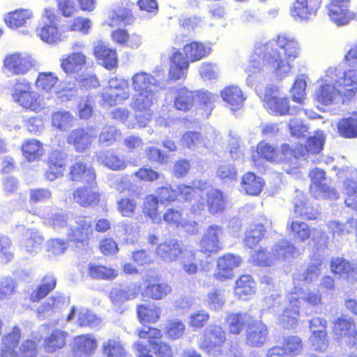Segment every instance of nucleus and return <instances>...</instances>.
<instances>
[{"instance_id": "obj_1", "label": "nucleus", "mask_w": 357, "mask_h": 357, "mask_svg": "<svg viewBox=\"0 0 357 357\" xmlns=\"http://www.w3.org/2000/svg\"><path fill=\"white\" fill-rule=\"evenodd\" d=\"M297 40L286 34H278L266 43L255 48L250 59L248 70L257 73L265 68L273 70L280 78L286 76L291 68L290 62L300 55Z\"/></svg>"}, {"instance_id": "obj_2", "label": "nucleus", "mask_w": 357, "mask_h": 357, "mask_svg": "<svg viewBox=\"0 0 357 357\" xmlns=\"http://www.w3.org/2000/svg\"><path fill=\"white\" fill-rule=\"evenodd\" d=\"M183 52L176 50L172 54L169 78L173 81L186 78L190 63L197 62L207 57L211 48L199 41H191L183 47Z\"/></svg>"}, {"instance_id": "obj_3", "label": "nucleus", "mask_w": 357, "mask_h": 357, "mask_svg": "<svg viewBox=\"0 0 357 357\" xmlns=\"http://www.w3.org/2000/svg\"><path fill=\"white\" fill-rule=\"evenodd\" d=\"M131 81L132 89L137 92V94L134 96L131 106L136 112H145L142 120L139 119L140 116H137V121L142 126H145L151 119L150 107L154 98L152 87L155 86V80L152 75L142 70L135 73Z\"/></svg>"}, {"instance_id": "obj_4", "label": "nucleus", "mask_w": 357, "mask_h": 357, "mask_svg": "<svg viewBox=\"0 0 357 357\" xmlns=\"http://www.w3.org/2000/svg\"><path fill=\"white\" fill-rule=\"evenodd\" d=\"M75 226L70 229L68 241L77 248L84 249L89 245L93 234V222L91 216L79 215L75 218Z\"/></svg>"}, {"instance_id": "obj_5", "label": "nucleus", "mask_w": 357, "mask_h": 357, "mask_svg": "<svg viewBox=\"0 0 357 357\" xmlns=\"http://www.w3.org/2000/svg\"><path fill=\"white\" fill-rule=\"evenodd\" d=\"M227 340L226 333L222 328L219 325H212L204 331L199 347L207 354L220 355Z\"/></svg>"}, {"instance_id": "obj_6", "label": "nucleus", "mask_w": 357, "mask_h": 357, "mask_svg": "<svg viewBox=\"0 0 357 357\" xmlns=\"http://www.w3.org/2000/svg\"><path fill=\"white\" fill-rule=\"evenodd\" d=\"M129 97L128 82L118 78L111 79L109 85L101 93L102 104L109 107L121 104Z\"/></svg>"}, {"instance_id": "obj_7", "label": "nucleus", "mask_w": 357, "mask_h": 357, "mask_svg": "<svg viewBox=\"0 0 357 357\" xmlns=\"http://www.w3.org/2000/svg\"><path fill=\"white\" fill-rule=\"evenodd\" d=\"M44 22L39 36L40 39L49 44H54L60 42L62 34L60 31L58 22L59 17L53 8H45L42 15Z\"/></svg>"}, {"instance_id": "obj_8", "label": "nucleus", "mask_w": 357, "mask_h": 357, "mask_svg": "<svg viewBox=\"0 0 357 357\" xmlns=\"http://www.w3.org/2000/svg\"><path fill=\"white\" fill-rule=\"evenodd\" d=\"M222 227L216 225H210L202 236L199 243V251L210 257L223 249L221 238Z\"/></svg>"}, {"instance_id": "obj_9", "label": "nucleus", "mask_w": 357, "mask_h": 357, "mask_svg": "<svg viewBox=\"0 0 357 357\" xmlns=\"http://www.w3.org/2000/svg\"><path fill=\"white\" fill-rule=\"evenodd\" d=\"M87 185L79 186L73 192V199L79 206L85 208L98 206L101 200L96 181L95 183H86Z\"/></svg>"}, {"instance_id": "obj_10", "label": "nucleus", "mask_w": 357, "mask_h": 357, "mask_svg": "<svg viewBox=\"0 0 357 357\" xmlns=\"http://www.w3.org/2000/svg\"><path fill=\"white\" fill-rule=\"evenodd\" d=\"M96 138V132L91 126L79 127L72 130L66 137V142L77 153L89 150Z\"/></svg>"}, {"instance_id": "obj_11", "label": "nucleus", "mask_w": 357, "mask_h": 357, "mask_svg": "<svg viewBox=\"0 0 357 357\" xmlns=\"http://www.w3.org/2000/svg\"><path fill=\"white\" fill-rule=\"evenodd\" d=\"M241 263L242 259L239 255L232 253L222 255L217 259L213 278L219 282L231 279L234 275V269L238 267Z\"/></svg>"}, {"instance_id": "obj_12", "label": "nucleus", "mask_w": 357, "mask_h": 357, "mask_svg": "<svg viewBox=\"0 0 357 357\" xmlns=\"http://www.w3.org/2000/svg\"><path fill=\"white\" fill-rule=\"evenodd\" d=\"M268 333V328L262 321H252L246 326L245 344L250 347H260L266 342Z\"/></svg>"}, {"instance_id": "obj_13", "label": "nucleus", "mask_w": 357, "mask_h": 357, "mask_svg": "<svg viewBox=\"0 0 357 357\" xmlns=\"http://www.w3.org/2000/svg\"><path fill=\"white\" fill-rule=\"evenodd\" d=\"M67 155L59 149L52 150L45 160L47 169L44 172L45 178L53 181L62 176L66 169Z\"/></svg>"}, {"instance_id": "obj_14", "label": "nucleus", "mask_w": 357, "mask_h": 357, "mask_svg": "<svg viewBox=\"0 0 357 357\" xmlns=\"http://www.w3.org/2000/svg\"><path fill=\"white\" fill-rule=\"evenodd\" d=\"M309 328L315 349L319 351H326L328 346L327 321L322 317H313L309 321Z\"/></svg>"}, {"instance_id": "obj_15", "label": "nucleus", "mask_w": 357, "mask_h": 357, "mask_svg": "<svg viewBox=\"0 0 357 357\" xmlns=\"http://www.w3.org/2000/svg\"><path fill=\"white\" fill-rule=\"evenodd\" d=\"M97 349L98 340L90 333L81 334L73 338L70 350L75 357H92Z\"/></svg>"}, {"instance_id": "obj_16", "label": "nucleus", "mask_w": 357, "mask_h": 357, "mask_svg": "<svg viewBox=\"0 0 357 357\" xmlns=\"http://www.w3.org/2000/svg\"><path fill=\"white\" fill-rule=\"evenodd\" d=\"M335 86L341 92V97L349 100L355 96L357 92V68L345 70L335 82Z\"/></svg>"}, {"instance_id": "obj_17", "label": "nucleus", "mask_w": 357, "mask_h": 357, "mask_svg": "<svg viewBox=\"0 0 357 357\" xmlns=\"http://www.w3.org/2000/svg\"><path fill=\"white\" fill-rule=\"evenodd\" d=\"M196 97L197 92L185 86L176 88L173 91V107L176 111L189 112L196 104Z\"/></svg>"}, {"instance_id": "obj_18", "label": "nucleus", "mask_w": 357, "mask_h": 357, "mask_svg": "<svg viewBox=\"0 0 357 357\" xmlns=\"http://www.w3.org/2000/svg\"><path fill=\"white\" fill-rule=\"evenodd\" d=\"M69 179L75 183H95L96 174L93 166L82 160H77L69 167Z\"/></svg>"}, {"instance_id": "obj_19", "label": "nucleus", "mask_w": 357, "mask_h": 357, "mask_svg": "<svg viewBox=\"0 0 357 357\" xmlns=\"http://www.w3.org/2000/svg\"><path fill=\"white\" fill-rule=\"evenodd\" d=\"M35 85L40 93L47 95L48 98L61 93L59 79L52 72L39 73Z\"/></svg>"}, {"instance_id": "obj_20", "label": "nucleus", "mask_w": 357, "mask_h": 357, "mask_svg": "<svg viewBox=\"0 0 357 357\" xmlns=\"http://www.w3.org/2000/svg\"><path fill=\"white\" fill-rule=\"evenodd\" d=\"M134 3L130 0H123L111 11L108 25L112 27L130 24L135 20L132 13Z\"/></svg>"}, {"instance_id": "obj_21", "label": "nucleus", "mask_w": 357, "mask_h": 357, "mask_svg": "<svg viewBox=\"0 0 357 357\" xmlns=\"http://www.w3.org/2000/svg\"><path fill=\"white\" fill-rule=\"evenodd\" d=\"M351 0H329L327 5L330 19L337 25H344L351 20L349 6Z\"/></svg>"}, {"instance_id": "obj_22", "label": "nucleus", "mask_w": 357, "mask_h": 357, "mask_svg": "<svg viewBox=\"0 0 357 357\" xmlns=\"http://www.w3.org/2000/svg\"><path fill=\"white\" fill-rule=\"evenodd\" d=\"M93 54L96 59L100 61L105 68L112 70L117 67L118 55L116 50L109 47L105 42L98 41L93 46Z\"/></svg>"}, {"instance_id": "obj_23", "label": "nucleus", "mask_w": 357, "mask_h": 357, "mask_svg": "<svg viewBox=\"0 0 357 357\" xmlns=\"http://www.w3.org/2000/svg\"><path fill=\"white\" fill-rule=\"evenodd\" d=\"M325 172L322 169H315L310 173V190L324 199L336 198V190L328 185L324 181L326 180Z\"/></svg>"}, {"instance_id": "obj_24", "label": "nucleus", "mask_w": 357, "mask_h": 357, "mask_svg": "<svg viewBox=\"0 0 357 357\" xmlns=\"http://www.w3.org/2000/svg\"><path fill=\"white\" fill-rule=\"evenodd\" d=\"M183 252L181 243L175 238H169L159 243L155 255L165 261L172 262L178 259Z\"/></svg>"}, {"instance_id": "obj_25", "label": "nucleus", "mask_w": 357, "mask_h": 357, "mask_svg": "<svg viewBox=\"0 0 357 357\" xmlns=\"http://www.w3.org/2000/svg\"><path fill=\"white\" fill-rule=\"evenodd\" d=\"M113 43L120 47L137 49L142 44V37L137 33H130L123 27H118L110 34Z\"/></svg>"}, {"instance_id": "obj_26", "label": "nucleus", "mask_w": 357, "mask_h": 357, "mask_svg": "<svg viewBox=\"0 0 357 357\" xmlns=\"http://www.w3.org/2000/svg\"><path fill=\"white\" fill-rule=\"evenodd\" d=\"M286 230L288 235L296 243H304L310 239L312 228L306 222L295 218H289Z\"/></svg>"}, {"instance_id": "obj_27", "label": "nucleus", "mask_w": 357, "mask_h": 357, "mask_svg": "<svg viewBox=\"0 0 357 357\" xmlns=\"http://www.w3.org/2000/svg\"><path fill=\"white\" fill-rule=\"evenodd\" d=\"M86 55L80 51L73 52L61 59V68L67 75L78 73L87 63Z\"/></svg>"}, {"instance_id": "obj_28", "label": "nucleus", "mask_w": 357, "mask_h": 357, "mask_svg": "<svg viewBox=\"0 0 357 357\" xmlns=\"http://www.w3.org/2000/svg\"><path fill=\"white\" fill-rule=\"evenodd\" d=\"M294 213L295 218H301L305 220H316L320 213L314 207L309 200L303 195H298L294 201Z\"/></svg>"}, {"instance_id": "obj_29", "label": "nucleus", "mask_w": 357, "mask_h": 357, "mask_svg": "<svg viewBox=\"0 0 357 357\" xmlns=\"http://www.w3.org/2000/svg\"><path fill=\"white\" fill-rule=\"evenodd\" d=\"M322 0H296L290 10L294 17L307 19L319 9Z\"/></svg>"}, {"instance_id": "obj_30", "label": "nucleus", "mask_w": 357, "mask_h": 357, "mask_svg": "<svg viewBox=\"0 0 357 357\" xmlns=\"http://www.w3.org/2000/svg\"><path fill=\"white\" fill-rule=\"evenodd\" d=\"M21 330L14 327L13 331L2 337V357H19L18 352L21 350L20 342Z\"/></svg>"}, {"instance_id": "obj_31", "label": "nucleus", "mask_w": 357, "mask_h": 357, "mask_svg": "<svg viewBox=\"0 0 357 357\" xmlns=\"http://www.w3.org/2000/svg\"><path fill=\"white\" fill-rule=\"evenodd\" d=\"M330 268L334 275L350 281H353L357 273V266L342 257L333 258L330 262Z\"/></svg>"}, {"instance_id": "obj_32", "label": "nucleus", "mask_w": 357, "mask_h": 357, "mask_svg": "<svg viewBox=\"0 0 357 357\" xmlns=\"http://www.w3.org/2000/svg\"><path fill=\"white\" fill-rule=\"evenodd\" d=\"M334 332L341 337H347L356 346L357 340V328L355 321L351 318L338 317L334 322Z\"/></svg>"}, {"instance_id": "obj_33", "label": "nucleus", "mask_w": 357, "mask_h": 357, "mask_svg": "<svg viewBox=\"0 0 357 357\" xmlns=\"http://www.w3.org/2000/svg\"><path fill=\"white\" fill-rule=\"evenodd\" d=\"M256 291V282L253 278L248 274L240 275L235 282L234 292L236 296L243 300H247Z\"/></svg>"}, {"instance_id": "obj_34", "label": "nucleus", "mask_w": 357, "mask_h": 357, "mask_svg": "<svg viewBox=\"0 0 357 357\" xmlns=\"http://www.w3.org/2000/svg\"><path fill=\"white\" fill-rule=\"evenodd\" d=\"M136 312L141 324H155L161 316L160 307L150 303H142L137 305Z\"/></svg>"}, {"instance_id": "obj_35", "label": "nucleus", "mask_w": 357, "mask_h": 357, "mask_svg": "<svg viewBox=\"0 0 357 357\" xmlns=\"http://www.w3.org/2000/svg\"><path fill=\"white\" fill-rule=\"evenodd\" d=\"M220 96L232 110L240 109L245 99L241 89L234 85L225 87L220 91Z\"/></svg>"}, {"instance_id": "obj_36", "label": "nucleus", "mask_w": 357, "mask_h": 357, "mask_svg": "<svg viewBox=\"0 0 357 357\" xmlns=\"http://www.w3.org/2000/svg\"><path fill=\"white\" fill-rule=\"evenodd\" d=\"M264 181L252 172H248L241 177V186L245 194L256 196L263 190Z\"/></svg>"}, {"instance_id": "obj_37", "label": "nucleus", "mask_w": 357, "mask_h": 357, "mask_svg": "<svg viewBox=\"0 0 357 357\" xmlns=\"http://www.w3.org/2000/svg\"><path fill=\"white\" fill-rule=\"evenodd\" d=\"M340 96L341 92L339 89L326 82L322 83L314 94L316 101L325 106L332 104Z\"/></svg>"}, {"instance_id": "obj_38", "label": "nucleus", "mask_w": 357, "mask_h": 357, "mask_svg": "<svg viewBox=\"0 0 357 357\" xmlns=\"http://www.w3.org/2000/svg\"><path fill=\"white\" fill-rule=\"evenodd\" d=\"M206 206L211 214L222 213L227 206L226 197L221 190L212 188L206 192Z\"/></svg>"}, {"instance_id": "obj_39", "label": "nucleus", "mask_w": 357, "mask_h": 357, "mask_svg": "<svg viewBox=\"0 0 357 357\" xmlns=\"http://www.w3.org/2000/svg\"><path fill=\"white\" fill-rule=\"evenodd\" d=\"M181 264L182 270L188 275H196L205 270L204 261L195 251L186 253L182 257Z\"/></svg>"}, {"instance_id": "obj_40", "label": "nucleus", "mask_w": 357, "mask_h": 357, "mask_svg": "<svg viewBox=\"0 0 357 357\" xmlns=\"http://www.w3.org/2000/svg\"><path fill=\"white\" fill-rule=\"evenodd\" d=\"M56 285V280L52 275H45L41 280V283L31 291L29 299L31 302H39L52 291Z\"/></svg>"}, {"instance_id": "obj_41", "label": "nucleus", "mask_w": 357, "mask_h": 357, "mask_svg": "<svg viewBox=\"0 0 357 357\" xmlns=\"http://www.w3.org/2000/svg\"><path fill=\"white\" fill-rule=\"evenodd\" d=\"M68 333L59 329L54 330L44 340V348L48 353H54L63 349L66 344Z\"/></svg>"}, {"instance_id": "obj_42", "label": "nucleus", "mask_w": 357, "mask_h": 357, "mask_svg": "<svg viewBox=\"0 0 357 357\" xmlns=\"http://www.w3.org/2000/svg\"><path fill=\"white\" fill-rule=\"evenodd\" d=\"M337 130L343 138H356L357 113H354L349 117L342 118L337 123Z\"/></svg>"}, {"instance_id": "obj_43", "label": "nucleus", "mask_w": 357, "mask_h": 357, "mask_svg": "<svg viewBox=\"0 0 357 357\" xmlns=\"http://www.w3.org/2000/svg\"><path fill=\"white\" fill-rule=\"evenodd\" d=\"M88 274L90 278L95 280H112L118 276L119 273L117 270L111 267L90 263L88 266Z\"/></svg>"}, {"instance_id": "obj_44", "label": "nucleus", "mask_w": 357, "mask_h": 357, "mask_svg": "<svg viewBox=\"0 0 357 357\" xmlns=\"http://www.w3.org/2000/svg\"><path fill=\"white\" fill-rule=\"evenodd\" d=\"M264 100L268 109L278 115H285L289 113V105L288 97H280L265 93Z\"/></svg>"}, {"instance_id": "obj_45", "label": "nucleus", "mask_w": 357, "mask_h": 357, "mask_svg": "<svg viewBox=\"0 0 357 357\" xmlns=\"http://www.w3.org/2000/svg\"><path fill=\"white\" fill-rule=\"evenodd\" d=\"M92 26L93 22L90 18L84 16H77L66 23L65 30L67 32L87 35L89 33Z\"/></svg>"}, {"instance_id": "obj_46", "label": "nucleus", "mask_w": 357, "mask_h": 357, "mask_svg": "<svg viewBox=\"0 0 357 357\" xmlns=\"http://www.w3.org/2000/svg\"><path fill=\"white\" fill-rule=\"evenodd\" d=\"M266 229L262 224L252 225L245 233L243 243L245 247L252 249L264 238Z\"/></svg>"}, {"instance_id": "obj_47", "label": "nucleus", "mask_w": 357, "mask_h": 357, "mask_svg": "<svg viewBox=\"0 0 357 357\" xmlns=\"http://www.w3.org/2000/svg\"><path fill=\"white\" fill-rule=\"evenodd\" d=\"M247 317V313H229L225 319L229 333L234 335H239L245 328Z\"/></svg>"}, {"instance_id": "obj_48", "label": "nucleus", "mask_w": 357, "mask_h": 357, "mask_svg": "<svg viewBox=\"0 0 357 357\" xmlns=\"http://www.w3.org/2000/svg\"><path fill=\"white\" fill-rule=\"evenodd\" d=\"M45 153L43 144L37 139H31L24 144V158L28 162L38 161Z\"/></svg>"}, {"instance_id": "obj_49", "label": "nucleus", "mask_w": 357, "mask_h": 357, "mask_svg": "<svg viewBox=\"0 0 357 357\" xmlns=\"http://www.w3.org/2000/svg\"><path fill=\"white\" fill-rule=\"evenodd\" d=\"M171 291V287L166 282L150 283L144 289L146 296L154 301L163 299Z\"/></svg>"}, {"instance_id": "obj_50", "label": "nucleus", "mask_w": 357, "mask_h": 357, "mask_svg": "<svg viewBox=\"0 0 357 357\" xmlns=\"http://www.w3.org/2000/svg\"><path fill=\"white\" fill-rule=\"evenodd\" d=\"M281 347L287 356H295L303 350V340L298 335H288L284 337Z\"/></svg>"}, {"instance_id": "obj_51", "label": "nucleus", "mask_w": 357, "mask_h": 357, "mask_svg": "<svg viewBox=\"0 0 357 357\" xmlns=\"http://www.w3.org/2000/svg\"><path fill=\"white\" fill-rule=\"evenodd\" d=\"M102 354L107 357H126L123 345L118 339H108L101 346Z\"/></svg>"}, {"instance_id": "obj_52", "label": "nucleus", "mask_w": 357, "mask_h": 357, "mask_svg": "<svg viewBox=\"0 0 357 357\" xmlns=\"http://www.w3.org/2000/svg\"><path fill=\"white\" fill-rule=\"evenodd\" d=\"M159 199L153 195H148L144 197L142 207V213L144 216L148 217L152 221L160 219V212L158 210Z\"/></svg>"}, {"instance_id": "obj_53", "label": "nucleus", "mask_w": 357, "mask_h": 357, "mask_svg": "<svg viewBox=\"0 0 357 357\" xmlns=\"http://www.w3.org/2000/svg\"><path fill=\"white\" fill-rule=\"evenodd\" d=\"M256 151L260 158L271 162H280V158L277 149L268 143L260 142L256 146Z\"/></svg>"}, {"instance_id": "obj_54", "label": "nucleus", "mask_w": 357, "mask_h": 357, "mask_svg": "<svg viewBox=\"0 0 357 357\" xmlns=\"http://www.w3.org/2000/svg\"><path fill=\"white\" fill-rule=\"evenodd\" d=\"M185 331L183 322L178 319H169L165 326V333L169 340H178L183 337Z\"/></svg>"}, {"instance_id": "obj_55", "label": "nucleus", "mask_w": 357, "mask_h": 357, "mask_svg": "<svg viewBox=\"0 0 357 357\" xmlns=\"http://www.w3.org/2000/svg\"><path fill=\"white\" fill-rule=\"evenodd\" d=\"M356 225L357 220L351 218L348 220L344 224L337 221H332L329 223L328 227L333 237H335L351 233L356 228Z\"/></svg>"}, {"instance_id": "obj_56", "label": "nucleus", "mask_w": 357, "mask_h": 357, "mask_svg": "<svg viewBox=\"0 0 357 357\" xmlns=\"http://www.w3.org/2000/svg\"><path fill=\"white\" fill-rule=\"evenodd\" d=\"M273 253L278 259L293 258L296 255L297 249L293 243L285 241L275 244L273 248Z\"/></svg>"}, {"instance_id": "obj_57", "label": "nucleus", "mask_w": 357, "mask_h": 357, "mask_svg": "<svg viewBox=\"0 0 357 357\" xmlns=\"http://www.w3.org/2000/svg\"><path fill=\"white\" fill-rule=\"evenodd\" d=\"M100 158L106 167L112 170H121L126 167V162L111 151L103 152Z\"/></svg>"}, {"instance_id": "obj_58", "label": "nucleus", "mask_w": 357, "mask_h": 357, "mask_svg": "<svg viewBox=\"0 0 357 357\" xmlns=\"http://www.w3.org/2000/svg\"><path fill=\"white\" fill-rule=\"evenodd\" d=\"M116 204L117 211L123 217H132L137 208V202L134 199L128 197L120 198Z\"/></svg>"}, {"instance_id": "obj_59", "label": "nucleus", "mask_w": 357, "mask_h": 357, "mask_svg": "<svg viewBox=\"0 0 357 357\" xmlns=\"http://www.w3.org/2000/svg\"><path fill=\"white\" fill-rule=\"evenodd\" d=\"M304 146L301 143L298 144L294 149H292L288 144H282L280 151L283 158H280V162L288 163L292 158L297 160L299 156L304 155Z\"/></svg>"}, {"instance_id": "obj_60", "label": "nucleus", "mask_w": 357, "mask_h": 357, "mask_svg": "<svg viewBox=\"0 0 357 357\" xmlns=\"http://www.w3.org/2000/svg\"><path fill=\"white\" fill-rule=\"evenodd\" d=\"M42 108V100L39 94L36 91H29L24 88V109L39 112Z\"/></svg>"}, {"instance_id": "obj_61", "label": "nucleus", "mask_w": 357, "mask_h": 357, "mask_svg": "<svg viewBox=\"0 0 357 357\" xmlns=\"http://www.w3.org/2000/svg\"><path fill=\"white\" fill-rule=\"evenodd\" d=\"M299 298H291L289 306L285 307L281 314L282 319L287 323L293 324L300 316Z\"/></svg>"}, {"instance_id": "obj_62", "label": "nucleus", "mask_w": 357, "mask_h": 357, "mask_svg": "<svg viewBox=\"0 0 357 357\" xmlns=\"http://www.w3.org/2000/svg\"><path fill=\"white\" fill-rule=\"evenodd\" d=\"M73 116L69 112L59 111L52 114V124L54 127L65 130L72 126Z\"/></svg>"}, {"instance_id": "obj_63", "label": "nucleus", "mask_w": 357, "mask_h": 357, "mask_svg": "<svg viewBox=\"0 0 357 357\" xmlns=\"http://www.w3.org/2000/svg\"><path fill=\"white\" fill-rule=\"evenodd\" d=\"M4 67L12 75H20L22 72V58L15 53L7 56L4 59Z\"/></svg>"}, {"instance_id": "obj_64", "label": "nucleus", "mask_w": 357, "mask_h": 357, "mask_svg": "<svg viewBox=\"0 0 357 357\" xmlns=\"http://www.w3.org/2000/svg\"><path fill=\"white\" fill-rule=\"evenodd\" d=\"M163 220L171 227H178L183 226L184 218L181 210L170 208L166 210L162 215Z\"/></svg>"}]
</instances>
